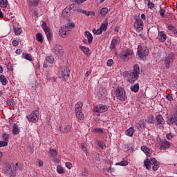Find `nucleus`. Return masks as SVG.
Here are the masks:
<instances>
[{"label":"nucleus","instance_id":"obj_10","mask_svg":"<svg viewBox=\"0 0 177 177\" xmlns=\"http://www.w3.org/2000/svg\"><path fill=\"white\" fill-rule=\"evenodd\" d=\"M59 75H61L64 80L68 78V77H70V70L68 68H67V66H62L59 70Z\"/></svg>","mask_w":177,"mask_h":177},{"label":"nucleus","instance_id":"obj_8","mask_svg":"<svg viewBox=\"0 0 177 177\" xmlns=\"http://www.w3.org/2000/svg\"><path fill=\"white\" fill-rule=\"evenodd\" d=\"M132 55H133V50L131 49L124 50L120 54V58L124 62H128L131 57H132Z\"/></svg>","mask_w":177,"mask_h":177},{"label":"nucleus","instance_id":"obj_15","mask_svg":"<svg viewBox=\"0 0 177 177\" xmlns=\"http://www.w3.org/2000/svg\"><path fill=\"white\" fill-rule=\"evenodd\" d=\"M158 39L160 41V42H165L167 41V35L165 34V32H159L158 35Z\"/></svg>","mask_w":177,"mask_h":177},{"label":"nucleus","instance_id":"obj_13","mask_svg":"<svg viewBox=\"0 0 177 177\" xmlns=\"http://www.w3.org/2000/svg\"><path fill=\"white\" fill-rule=\"evenodd\" d=\"M171 60H174V53H170L165 59V66L167 70L171 67Z\"/></svg>","mask_w":177,"mask_h":177},{"label":"nucleus","instance_id":"obj_28","mask_svg":"<svg viewBox=\"0 0 177 177\" xmlns=\"http://www.w3.org/2000/svg\"><path fill=\"white\" fill-rule=\"evenodd\" d=\"M19 133H20V129H19V127L17 126V124H15L13 125L12 134L19 135Z\"/></svg>","mask_w":177,"mask_h":177},{"label":"nucleus","instance_id":"obj_16","mask_svg":"<svg viewBox=\"0 0 177 177\" xmlns=\"http://www.w3.org/2000/svg\"><path fill=\"white\" fill-rule=\"evenodd\" d=\"M136 128L138 131H141L143 128H146V122H145V120L142 119L138 121L136 124Z\"/></svg>","mask_w":177,"mask_h":177},{"label":"nucleus","instance_id":"obj_3","mask_svg":"<svg viewBox=\"0 0 177 177\" xmlns=\"http://www.w3.org/2000/svg\"><path fill=\"white\" fill-rule=\"evenodd\" d=\"M115 95L116 99L120 102H125V100H127V92L125 91V89L121 86L116 88Z\"/></svg>","mask_w":177,"mask_h":177},{"label":"nucleus","instance_id":"obj_18","mask_svg":"<svg viewBox=\"0 0 177 177\" xmlns=\"http://www.w3.org/2000/svg\"><path fill=\"white\" fill-rule=\"evenodd\" d=\"M68 31V30L67 29V28H65V26H62L59 30V34L60 37H62V38H64L66 35H67Z\"/></svg>","mask_w":177,"mask_h":177},{"label":"nucleus","instance_id":"obj_58","mask_svg":"<svg viewBox=\"0 0 177 177\" xmlns=\"http://www.w3.org/2000/svg\"><path fill=\"white\" fill-rule=\"evenodd\" d=\"M168 30H169L170 31H175V26H172V25H169L167 27Z\"/></svg>","mask_w":177,"mask_h":177},{"label":"nucleus","instance_id":"obj_24","mask_svg":"<svg viewBox=\"0 0 177 177\" xmlns=\"http://www.w3.org/2000/svg\"><path fill=\"white\" fill-rule=\"evenodd\" d=\"M156 124L165 125V120H164V118H162V115H158L156 116Z\"/></svg>","mask_w":177,"mask_h":177},{"label":"nucleus","instance_id":"obj_21","mask_svg":"<svg viewBox=\"0 0 177 177\" xmlns=\"http://www.w3.org/2000/svg\"><path fill=\"white\" fill-rule=\"evenodd\" d=\"M46 62L50 66H52V64H55V57H53V55H47L46 57Z\"/></svg>","mask_w":177,"mask_h":177},{"label":"nucleus","instance_id":"obj_53","mask_svg":"<svg viewBox=\"0 0 177 177\" xmlns=\"http://www.w3.org/2000/svg\"><path fill=\"white\" fill-rule=\"evenodd\" d=\"M8 143L6 141H0V147H5L8 146Z\"/></svg>","mask_w":177,"mask_h":177},{"label":"nucleus","instance_id":"obj_56","mask_svg":"<svg viewBox=\"0 0 177 177\" xmlns=\"http://www.w3.org/2000/svg\"><path fill=\"white\" fill-rule=\"evenodd\" d=\"M47 81H52V75L50 73H47L46 75Z\"/></svg>","mask_w":177,"mask_h":177},{"label":"nucleus","instance_id":"obj_2","mask_svg":"<svg viewBox=\"0 0 177 177\" xmlns=\"http://www.w3.org/2000/svg\"><path fill=\"white\" fill-rule=\"evenodd\" d=\"M144 165L146 167L147 169H151L152 166L153 171H157V169L160 168V164L154 158H151L149 160V159L145 160Z\"/></svg>","mask_w":177,"mask_h":177},{"label":"nucleus","instance_id":"obj_14","mask_svg":"<svg viewBox=\"0 0 177 177\" xmlns=\"http://www.w3.org/2000/svg\"><path fill=\"white\" fill-rule=\"evenodd\" d=\"M167 123L168 124V125H172L174 124H175V125H177V111H176L174 116L169 118L167 119Z\"/></svg>","mask_w":177,"mask_h":177},{"label":"nucleus","instance_id":"obj_60","mask_svg":"<svg viewBox=\"0 0 177 177\" xmlns=\"http://www.w3.org/2000/svg\"><path fill=\"white\" fill-rule=\"evenodd\" d=\"M12 44L13 46H17V45H19V41L17 40H13Z\"/></svg>","mask_w":177,"mask_h":177},{"label":"nucleus","instance_id":"obj_61","mask_svg":"<svg viewBox=\"0 0 177 177\" xmlns=\"http://www.w3.org/2000/svg\"><path fill=\"white\" fill-rule=\"evenodd\" d=\"M167 100H169V102H172V100H174V98L172 97V95H168L167 96Z\"/></svg>","mask_w":177,"mask_h":177},{"label":"nucleus","instance_id":"obj_33","mask_svg":"<svg viewBox=\"0 0 177 177\" xmlns=\"http://www.w3.org/2000/svg\"><path fill=\"white\" fill-rule=\"evenodd\" d=\"M71 131V125L66 124L64 127V130L62 131L63 133H68V132Z\"/></svg>","mask_w":177,"mask_h":177},{"label":"nucleus","instance_id":"obj_51","mask_svg":"<svg viewBox=\"0 0 177 177\" xmlns=\"http://www.w3.org/2000/svg\"><path fill=\"white\" fill-rule=\"evenodd\" d=\"M159 13L160 16H162V17H165V10H164L163 8H160Z\"/></svg>","mask_w":177,"mask_h":177},{"label":"nucleus","instance_id":"obj_42","mask_svg":"<svg viewBox=\"0 0 177 177\" xmlns=\"http://www.w3.org/2000/svg\"><path fill=\"white\" fill-rule=\"evenodd\" d=\"M36 39L38 41V42H44V39L42 38V34L41 33H37L36 34Z\"/></svg>","mask_w":177,"mask_h":177},{"label":"nucleus","instance_id":"obj_57","mask_svg":"<svg viewBox=\"0 0 177 177\" xmlns=\"http://www.w3.org/2000/svg\"><path fill=\"white\" fill-rule=\"evenodd\" d=\"M86 0H75V3H77V5H81V3H84Z\"/></svg>","mask_w":177,"mask_h":177},{"label":"nucleus","instance_id":"obj_64","mask_svg":"<svg viewBox=\"0 0 177 177\" xmlns=\"http://www.w3.org/2000/svg\"><path fill=\"white\" fill-rule=\"evenodd\" d=\"M167 139L171 140L172 139V135L171 133L167 135Z\"/></svg>","mask_w":177,"mask_h":177},{"label":"nucleus","instance_id":"obj_9","mask_svg":"<svg viewBox=\"0 0 177 177\" xmlns=\"http://www.w3.org/2000/svg\"><path fill=\"white\" fill-rule=\"evenodd\" d=\"M42 29L44 30L48 41H50L52 39V37H53V34L52 33L50 29L46 25V22H43Z\"/></svg>","mask_w":177,"mask_h":177},{"label":"nucleus","instance_id":"obj_49","mask_svg":"<svg viewBox=\"0 0 177 177\" xmlns=\"http://www.w3.org/2000/svg\"><path fill=\"white\" fill-rule=\"evenodd\" d=\"M147 6L149 8V9H153L154 8V3L151 2L150 0H147Z\"/></svg>","mask_w":177,"mask_h":177},{"label":"nucleus","instance_id":"obj_20","mask_svg":"<svg viewBox=\"0 0 177 177\" xmlns=\"http://www.w3.org/2000/svg\"><path fill=\"white\" fill-rule=\"evenodd\" d=\"M84 35H85V37H86V38L88 39V44L89 45H91V44H92V42H93V36H92V34L91 32H89V31H86L84 32Z\"/></svg>","mask_w":177,"mask_h":177},{"label":"nucleus","instance_id":"obj_11","mask_svg":"<svg viewBox=\"0 0 177 177\" xmlns=\"http://www.w3.org/2000/svg\"><path fill=\"white\" fill-rule=\"evenodd\" d=\"M53 51L55 53V55H56L57 56H59L60 57H62V56H63V53H64V50H63V46L59 44H56L54 46Z\"/></svg>","mask_w":177,"mask_h":177},{"label":"nucleus","instance_id":"obj_25","mask_svg":"<svg viewBox=\"0 0 177 177\" xmlns=\"http://www.w3.org/2000/svg\"><path fill=\"white\" fill-rule=\"evenodd\" d=\"M141 150L146 154V156H147V157H150V149L147 147L145 145L142 146Z\"/></svg>","mask_w":177,"mask_h":177},{"label":"nucleus","instance_id":"obj_54","mask_svg":"<svg viewBox=\"0 0 177 177\" xmlns=\"http://www.w3.org/2000/svg\"><path fill=\"white\" fill-rule=\"evenodd\" d=\"M94 132H95L96 133H103V129L96 128V129H94Z\"/></svg>","mask_w":177,"mask_h":177},{"label":"nucleus","instance_id":"obj_48","mask_svg":"<svg viewBox=\"0 0 177 177\" xmlns=\"http://www.w3.org/2000/svg\"><path fill=\"white\" fill-rule=\"evenodd\" d=\"M36 164L37 165V167H44V162H42V160H39V159H37L36 160Z\"/></svg>","mask_w":177,"mask_h":177},{"label":"nucleus","instance_id":"obj_44","mask_svg":"<svg viewBox=\"0 0 177 177\" xmlns=\"http://www.w3.org/2000/svg\"><path fill=\"white\" fill-rule=\"evenodd\" d=\"M147 122L149 124H153V122H154V116L153 115H150L148 118H147Z\"/></svg>","mask_w":177,"mask_h":177},{"label":"nucleus","instance_id":"obj_4","mask_svg":"<svg viewBox=\"0 0 177 177\" xmlns=\"http://www.w3.org/2000/svg\"><path fill=\"white\" fill-rule=\"evenodd\" d=\"M140 73V70L139 69V65H134L133 72L129 75V82L130 84H135V81L139 78Z\"/></svg>","mask_w":177,"mask_h":177},{"label":"nucleus","instance_id":"obj_38","mask_svg":"<svg viewBox=\"0 0 177 177\" xmlns=\"http://www.w3.org/2000/svg\"><path fill=\"white\" fill-rule=\"evenodd\" d=\"M57 172L59 174H65L66 171L64 170V168L62 167L61 165L57 166Z\"/></svg>","mask_w":177,"mask_h":177},{"label":"nucleus","instance_id":"obj_27","mask_svg":"<svg viewBox=\"0 0 177 177\" xmlns=\"http://www.w3.org/2000/svg\"><path fill=\"white\" fill-rule=\"evenodd\" d=\"M82 106L83 104L81 102H78L75 106V113L82 111Z\"/></svg>","mask_w":177,"mask_h":177},{"label":"nucleus","instance_id":"obj_29","mask_svg":"<svg viewBox=\"0 0 177 177\" xmlns=\"http://www.w3.org/2000/svg\"><path fill=\"white\" fill-rule=\"evenodd\" d=\"M130 89L131 92H134L135 93L139 92V84H136L131 86Z\"/></svg>","mask_w":177,"mask_h":177},{"label":"nucleus","instance_id":"obj_52","mask_svg":"<svg viewBox=\"0 0 177 177\" xmlns=\"http://www.w3.org/2000/svg\"><path fill=\"white\" fill-rule=\"evenodd\" d=\"M113 64L114 62L113 61V59H109L106 62V66H108V67H111V66H113Z\"/></svg>","mask_w":177,"mask_h":177},{"label":"nucleus","instance_id":"obj_43","mask_svg":"<svg viewBox=\"0 0 177 177\" xmlns=\"http://www.w3.org/2000/svg\"><path fill=\"white\" fill-rule=\"evenodd\" d=\"M14 32L15 35H20L21 34V28H14Z\"/></svg>","mask_w":177,"mask_h":177},{"label":"nucleus","instance_id":"obj_63","mask_svg":"<svg viewBox=\"0 0 177 177\" xmlns=\"http://www.w3.org/2000/svg\"><path fill=\"white\" fill-rule=\"evenodd\" d=\"M82 150H83V151H86V147H85V144H82Z\"/></svg>","mask_w":177,"mask_h":177},{"label":"nucleus","instance_id":"obj_50","mask_svg":"<svg viewBox=\"0 0 177 177\" xmlns=\"http://www.w3.org/2000/svg\"><path fill=\"white\" fill-rule=\"evenodd\" d=\"M65 165H66V168H68V169H71L73 168V164L70 162H66L65 163Z\"/></svg>","mask_w":177,"mask_h":177},{"label":"nucleus","instance_id":"obj_41","mask_svg":"<svg viewBox=\"0 0 177 177\" xmlns=\"http://www.w3.org/2000/svg\"><path fill=\"white\" fill-rule=\"evenodd\" d=\"M29 5L30 6H38L39 5V0H33L32 1H29Z\"/></svg>","mask_w":177,"mask_h":177},{"label":"nucleus","instance_id":"obj_62","mask_svg":"<svg viewBox=\"0 0 177 177\" xmlns=\"http://www.w3.org/2000/svg\"><path fill=\"white\" fill-rule=\"evenodd\" d=\"M22 52H23V51H21V49H17L16 51H15V53H16L17 55H21Z\"/></svg>","mask_w":177,"mask_h":177},{"label":"nucleus","instance_id":"obj_32","mask_svg":"<svg viewBox=\"0 0 177 177\" xmlns=\"http://www.w3.org/2000/svg\"><path fill=\"white\" fill-rule=\"evenodd\" d=\"M0 82H1L2 85L8 84V79L3 75H0Z\"/></svg>","mask_w":177,"mask_h":177},{"label":"nucleus","instance_id":"obj_47","mask_svg":"<svg viewBox=\"0 0 177 177\" xmlns=\"http://www.w3.org/2000/svg\"><path fill=\"white\" fill-rule=\"evenodd\" d=\"M75 27V24L74 23H69L67 26H65L66 29L70 30V28H74Z\"/></svg>","mask_w":177,"mask_h":177},{"label":"nucleus","instance_id":"obj_22","mask_svg":"<svg viewBox=\"0 0 177 177\" xmlns=\"http://www.w3.org/2000/svg\"><path fill=\"white\" fill-rule=\"evenodd\" d=\"M169 147H171L169 142L167 140H164L162 142L160 149V150H165L167 149H169Z\"/></svg>","mask_w":177,"mask_h":177},{"label":"nucleus","instance_id":"obj_59","mask_svg":"<svg viewBox=\"0 0 177 177\" xmlns=\"http://www.w3.org/2000/svg\"><path fill=\"white\" fill-rule=\"evenodd\" d=\"M95 13L93 11H88L87 12V15L86 16H95Z\"/></svg>","mask_w":177,"mask_h":177},{"label":"nucleus","instance_id":"obj_34","mask_svg":"<svg viewBox=\"0 0 177 177\" xmlns=\"http://www.w3.org/2000/svg\"><path fill=\"white\" fill-rule=\"evenodd\" d=\"M48 154L50 157H51L52 158H55L57 156V151H56V150L55 149H50L48 151Z\"/></svg>","mask_w":177,"mask_h":177},{"label":"nucleus","instance_id":"obj_39","mask_svg":"<svg viewBox=\"0 0 177 177\" xmlns=\"http://www.w3.org/2000/svg\"><path fill=\"white\" fill-rule=\"evenodd\" d=\"M23 55L24 59H26V60H29V62H32V55H31V54L24 53Z\"/></svg>","mask_w":177,"mask_h":177},{"label":"nucleus","instance_id":"obj_1","mask_svg":"<svg viewBox=\"0 0 177 177\" xmlns=\"http://www.w3.org/2000/svg\"><path fill=\"white\" fill-rule=\"evenodd\" d=\"M17 170V167L15 166V164L12 162L6 163L5 167L3 169V172L7 176L11 177L15 176V171Z\"/></svg>","mask_w":177,"mask_h":177},{"label":"nucleus","instance_id":"obj_31","mask_svg":"<svg viewBox=\"0 0 177 177\" xmlns=\"http://www.w3.org/2000/svg\"><path fill=\"white\" fill-rule=\"evenodd\" d=\"M135 132V130L133 129V127H130L129 129H127L125 132L126 135L127 136H133V133Z\"/></svg>","mask_w":177,"mask_h":177},{"label":"nucleus","instance_id":"obj_37","mask_svg":"<svg viewBox=\"0 0 177 177\" xmlns=\"http://www.w3.org/2000/svg\"><path fill=\"white\" fill-rule=\"evenodd\" d=\"M75 114L78 120H84V113H82V111L75 112Z\"/></svg>","mask_w":177,"mask_h":177},{"label":"nucleus","instance_id":"obj_35","mask_svg":"<svg viewBox=\"0 0 177 177\" xmlns=\"http://www.w3.org/2000/svg\"><path fill=\"white\" fill-rule=\"evenodd\" d=\"M109 13V9L107 8H103L100 10V15L102 17H105V16Z\"/></svg>","mask_w":177,"mask_h":177},{"label":"nucleus","instance_id":"obj_19","mask_svg":"<svg viewBox=\"0 0 177 177\" xmlns=\"http://www.w3.org/2000/svg\"><path fill=\"white\" fill-rule=\"evenodd\" d=\"M118 41H120V37H113L110 44V48L114 49L115 46H117V44H118Z\"/></svg>","mask_w":177,"mask_h":177},{"label":"nucleus","instance_id":"obj_7","mask_svg":"<svg viewBox=\"0 0 177 177\" xmlns=\"http://www.w3.org/2000/svg\"><path fill=\"white\" fill-rule=\"evenodd\" d=\"M138 54L140 59H144L149 55V48L147 46L139 45L138 46Z\"/></svg>","mask_w":177,"mask_h":177},{"label":"nucleus","instance_id":"obj_46","mask_svg":"<svg viewBox=\"0 0 177 177\" xmlns=\"http://www.w3.org/2000/svg\"><path fill=\"white\" fill-rule=\"evenodd\" d=\"M98 146L102 149H106V144L102 141L98 142Z\"/></svg>","mask_w":177,"mask_h":177},{"label":"nucleus","instance_id":"obj_40","mask_svg":"<svg viewBox=\"0 0 177 177\" xmlns=\"http://www.w3.org/2000/svg\"><path fill=\"white\" fill-rule=\"evenodd\" d=\"M9 138H10V136L9 134H7V133H3L2 134V139L4 142H6L7 143H9Z\"/></svg>","mask_w":177,"mask_h":177},{"label":"nucleus","instance_id":"obj_23","mask_svg":"<svg viewBox=\"0 0 177 177\" xmlns=\"http://www.w3.org/2000/svg\"><path fill=\"white\" fill-rule=\"evenodd\" d=\"M107 26H109V22L107 21V19H105L100 27V30L102 32L106 31L107 30Z\"/></svg>","mask_w":177,"mask_h":177},{"label":"nucleus","instance_id":"obj_5","mask_svg":"<svg viewBox=\"0 0 177 177\" xmlns=\"http://www.w3.org/2000/svg\"><path fill=\"white\" fill-rule=\"evenodd\" d=\"M27 118L30 122H37L39 120V109H37L32 111L30 114L27 115Z\"/></svg>","mask_w":177,"mask_h":177},{"label":"nucleus","instance_id":"obj_12","mask_svg":"<svg viewBox=\"0 0 177 177\" xmlns=\"http://www.w3.org/2000/svg\"><path fill=\"white\" fill-rule=\"evenodd\" d=\"M133 26L137 32H139L143 30V21L140 19H136Z\"/></svg>","mask_w":177,"mask_h":177},{"label":"nucleus","instance_id":"obj_30","mask_svg":"<svg viewBox=\"0 0 177 177\" xmlns=\"http://www.w3.org/2000/svg\"><path fill=\"white\" fill-rule=\"evenodd\" d=\"M70 8L66 7L62 12V16H64V17H68V16H70Z\"/></svg>","mask_w":177,"mask_h":177},{"label":"nucleus","instance_id":"obj_17","mask_svg":"<svg viewBox=\"0 0 177 177\" xmlns=\"http://www.w3.org/2000/svg\"><path fill=\"white\" fill-rule=\"evenodd\" d=\"M79 48L82 52H83V53H84V55H86V56H91V50H89V48L84 46H80Z\"/></svg>","mask_w":177,"mask_h":177},{"label":"nucleus","instance_id":"obj_6","mask_svg":"<svg viewBox=\"0 0 177 177\" xmlns=\"http://www.w3.org/2000/svg\"><path fill=\"white\" fill-rule=\"evenodd\" d=\"M107 110H109L107 106L103 105L102 104H100L93 107V111L95 112V115H97V117L100 116L102 113H106Z\"/></svg>","mask_w":177,"mask_h":177},{"label":"nucleus","instance_id":"obj_26","mask_svg":"<svg viewBox=\"0 0 177 177\" xmlns=\"http://www.w3.org/2000/svg\"><path fill=\"white\" fill-rule=\"evenodd\" d=\"M8 6L9 2L8 1V0H0V8L6 9V8H8Z\"/></svg>","mask_w":177,"mask_h":177},{"label":"nucleus","instance_id":"obj_45","mask_svg":"<svg viewBox=\"0 0 177 177\" xmlns=\"http://www.w3.org/2000/svg\"><path fill=\"white\" fill-rule=\"evenodd\" d=\"M93 34H95V35H100V34H102V32H103L100 28H98V29H93Z\"/></svg>","mask_w":177,"mask_h":177},{"label":"nucleus","instance_id":"obj_36","mask_svg":"<svg viewBox=\"0 0 177 177\" xmlns=\"http://www.w3.org/2000/svg\"><path fill=\"white\" fill-rule=\"evenodd\" d=\"M129 162L127 160H123L120 162H116L115 165H120V167H127Z\"/></svg>","mask_w":177,"mask_h":177},{"label":"nucleus","instance_id":"obj_55","mask_svg":"<svg viewBox=\"0 0 177 177\" xmlns=\"http://www.w3.org/2000/svg\"><path fill=\"white\" fill-rule=\"evenodd\" d=\"M156 128L158 129H164V124L156 123Z\"/></svg>","mask_w":177,"mask_h":177}]
</instances>
